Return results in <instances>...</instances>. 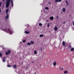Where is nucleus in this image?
Here are the masks:
<instances>
[{
	"mask_svg": "<svg viewBox=\"0 0 74 74\" xmlns=\"http://www.w3.org/2000/svg\"><path fill=\"white\" fill-rule=\"evenodd\" d=\"M34 54H37V51H34Z\"/></svg>",
	"mask_w": 74,
	"mask_h": 74,
	"instance_id": "23",
	"label": "nucleus"
},
{
	"mask_svg": "<svg viewBox=\"0 0 74 74\" xmlns=\"http://www.w3.org/2000/svg\"><path fill=\"white\" fill-rule=\"evenodd\" d=\"M58 16H57V17H56V18H58Z\"/></svg>",
	"mask_w": 74,
	"mask_h": 74,
	"instance_id": "35",
	"label": "nucleus"
},
{
	"mask_svg": "<svg viewBox=\"0 0 74 74\" xmlns=\"http://www.w3.org/2000/svg\"><path fill=\"white\" fill-rule=\"evenodd\" d=\"M45 10H49V8H48V7H46L45 8Z\"/></svg>",
	"mask_w": 74,
	"mask_h": 74,
	"instance_id": "20",
	"label": "nucleus"
},
{
	"mask_svg": "<svg viewBox=\"0 0 74 74\" xmlns=\"http://www.w3.org/2000/svg\"><path fill=\"white\" fill-rule=\"evenodd\" d=\"M7 67H10V65H7Z\"/></svg>",
	"mask_w": 74,
	"mask_h": 74,
	"instance_id": "31",
	"label": "nucleus"
},
{
	"mask_svg": "<svg viewBox=\"0 0 74 74\" xmlns=\"http://www.w3.org/2000/svg\"><path fill=\"white\" fill-rule=\"evenodd\" d=\"M32 63H33V62L32 61Z\"/></svg>",
	"mask_w": 74,
	"mask_h": 74,
	"instance_id": "40",
	"label": "nucleus"
},
{
	"mask_svg": "<svg viewBox=\"0 0 74 74\" xmlns=\"http://www.w3.org/2000/svg\"><path fill=\"white\" fill-rule=\"evenodd\" d=\"M11 0H7V3L6 4V8H8L9 6V5H10V1Z\"/></svg>",
	"mask_w": 74,
	"mask_h": 74,
	"instance_id": "2",
	"label": "nucleus"
},
{
	"mask_svg": "<svg viewBox=\"0 0 74 74\" xmlns=\"http://www.w3.org/2000/svg\"><path fill=\"white\" fill-rule=\"evenodd\" d=\"M74 48H72L71 49V51H74Z\"/></svg>",
	"mask_w": 74,
	"mask_h": 74,
	"instance_id": "22",
	"label": "nucleus"
},
{
	"mask_svg": "<svg viewBox=\"0 0 74 74\" xmlns=\"http://www.w3.org/2000/svg\"><path fill=\"white\" fill-rule=\"evenodd\" d=\"M47 27H49V23H48L47 24Z\"/></svg>",
	"mask_w": 74,
	"mask_h": 74,
	"instance_id": "26",
	"label": "nucleus"
},
{
	"mask_svg": "<svg viewBox=\"0 0 74 74\" xmlns=\"http://www.w3.org/2000/svg\"><path fill=\"white\" fill-rule=\"evenodd\" d=\"M62 10L63 12H66V8H63Z\"/></svg>",
	"mask_w": 74,
	"mask_h": 74,
	"instance_id": "3",
	"label": "nucleus"
},
{
	"mask_svg": "<svg viewBox=\"0 0 74 74\" xmlns=\"http://www.w3.org/2000/svg\"><path fill=\"white\" fill-rule=\"evenodd\" d=\"M23 42H26V40H23Z\"/></svg>",
	"mask_w": 74,
	"mask_h": 74,
	"instance_id": "28",
	"label": "nucleus"
},
{
	"mask_svg": "<svg viewBox=\"0 0 74 74\" xmlns=\"http://www.w3.org/2000/svg\"><path fill=\"white\" fill-rule=\"evenodd\" d=\"M49 4H50V2H49Z\"/></svg>",
	"mask_w": 74,
	"mask_h": 74,
	"instance_id": "38",
	"label": "nucleus"
},
{
	"mask_svg": "<svg viewBox=\"0 0 74 74\" xmlns=\"http://www.w3.org/2000/svg\"><path fill=\"white\" fill-rule=\"evenodd\" d=\"M8 11H9V9H8V8L7 9L5 10V12H6V14H7V13H8Z\"/></svg>",
	"mask_w": 74,
	"mask_h": 74,
	"instance_id": "16",
	"label": "nucleus"
},
{
	"mask_svg": "<svg viewBox=\"0 0 74 74\" xmlns=\"http://www.w3.org/2000/svg\"><path fill=\"white\" fill-rule=\"evenodd\" d=\"M66 23V22H64L63 23Z\"/></svg>",
	"mask_w": 74,
	"mask_h": 74,
	"instance_id": "34",
	"label": "nucleus"
},
{
	"mask_svg": "<svg viewBox=\"0 0 74 74\" xmlns=\"http://www.w3.org/2000/svg\"><path fill=\"white\" fill-rule=\"evenodd\" d=\"M24 33H26V34H29V31H25L24 32Z\"/></svg>",
	"mask_w": 74,
	"mask_h": 74,
	"instance_id": "10",
	"label": "nucleus"
},
{
	"mask_svg": "<svg viewBox=\"0 0 74 74\" xmlns=\"http://www.w3.org/2000/svg\"><path fill=\"white\" fill-rule=\"evenodd\" d=\"M41 49V51H42V48H41V49Z\"/></svg>",
	"mask_w": 74,
	"mask_h": 74,
	"instance_id": "32",
	"label": "nucleus"
},
{
	"mask_svg": "<svg viewBox=\"0 0 74 74\" xmlns=\"http://www.w3.org/2000/svg\"><path fill=\"white\" fill-rule=\"evenodd\" d=\"M13 67L14 68H16V65H13Z\"/></svg>",
	"mask_w": 74,
	"mask_h": 74,
	"instance_id": "18",
	"label": "nucleus"
},
{
	"mask_svg": "<svg viewBox=\"0 0 74 74\" xmlns=\"http://www.w3.org/2000/svg\"><path fill=\"white\" fill-rule=\"evenodd\" d=\"M5 57H4L3 58V60H2L3 62H5Z\"/></svg>",
	"mask_w": 74,
	"mask_h": 74,
	"instance_id": "11",
	"label": "nucleus"
},
{
	"mask_svg": "<svg viewBox=\"0 0 74 74\" xmlns=\"http://www.w3.org/2000/svg\"><path fill=\"white\" fill-rule=\"evenodd\" d=\"M50 20H51V21H52V20L53 19V17L51 16V17H50Z\"/></svg>",
	"mask_w": 74,
	"mask_h": 74,
	"instance_id": "8",
	"label": "nucleus"
},
{
	"mask_svg": "<svg viewBox=\"0 0 74 74\" xmlns=\"http://www.w3.org/2000/svg\"><path fill=\"white\" fill-rule=\"evenodd\" d=\"M56 65V62H53V65L54 66H55Z\"/></svg>",
	"mask_w": 74,
	"mask_h": 74,
	"instance_id": "7",
	"label": "nucleus"
},
{
	"mask_svg": "<svg viewBox=\"0 0 74 74\" xmlns=\"http://www.w3.org/2000/svg\"><path fill=\"white\" fill-rule=\"evenodd\" d=\"M64 73L65 74H67V73H68V71H65L64 72Z\"/></svg>",
	"mask_w": 74,
	"mask_h": 74,
	"instance_id": "15",
	"label": "nucleus"
},
{
	"mask_svg": "<svg viewBox=\"0 0 74 74\" xmlns=\"http://www.w3.org/2000/svg\"><path fill=\"white\" fill-rule=\"evenodd\" d=\"M54 30H55V31H57V30H58V27L56 26L55 27Z\"/></svg>",
	"mask_w": 74,
	"mask_h": 74,
	"instance_id": "6",
	"label": "nucleus"
},
{
	"mask_svg": "<svg viewBox=\"0 0 74 74\" xmlns=\"http://www.w3.org/2000/svg\"><path fill=\"white\" fill-rule=\"evenodd\" d=\"M1 10V9L0 8V10Z\"/></svg>",
	"mask_w": 74,
	"mask_h": 74,
	"instance_id": "44",
	"label": "nucleus"
},
{
	"mask_svg": "<svg viewBox=\"0 0 74 74\" xmlns=\"http://www.w3.org/2000/svg\"><path fill=\"white\" fill-rule=\"evenodd\" d=\"M62 44L63 46H64L65 45V42H62Z\"/></svg>",
	"mask_w": 74,
	"mask_h": 74,
	"instance_id": "19",
	"label": "nucleus"
},
{
	"mask_svg": "<svg viewBox=\"0 0 74 74\" xmlns=\"http://www.w3.org/2000/svg\"><path fill=\"white\" fill-rule=\"evenodd\" d=\"M60 70H61V71L62 70H63V68H60Z\"/></svg>",
	"mask_w": 74,
	"mask_h": 74,
	"instance_id": "29",
	"label": "nucleus"
},
{
	"mask_svg": "<svg viewBox=\"0 0 74 74\" xmlns=\"http://www.w3.org/2000/svg\"><path fill=\"white\" fill-rule=\"evenodd\" d=\"M1 3H2V2H0V7L1 6Z\"/></svg>",
	"mask_w": 74,
	"mask_h": 74,
	"instance_id": "30",
	"label": "nucleus"
},
{
	"mask_svg": "<svg viewBox=\"0 0 74 74\" xmlns=\"http://www.w3.org/2000/svg\"><path fill=\"white\" fill-rule=\"evenodd\" d=\"M7 33H9L10 34H12V32L10 30V29H6L4 30Z\"/></svg>",
	"mask_w": 74,
	"mask_h": 74,
	"instance_id": "1",
	"label": "nucleus"
},
{
	"mask_svg": "<svg viewBox=\"0 0 74 74\" xmlns=\"http://www.w3.org/2000/svg\"><path fill=\"white\" fill-rule=\"evenodd\" d=\"M58 1H59V2H61V1H62V0H56L55 2V3H58Z\"/></svg>",
	"mask_w": 74,
	"mask_h": 74,
	"instance_id": "5",
	"label": "nucleus"
},
{
	"mask_svg": "<svg viewBox=\"0 0 74 74\" xmlns=\"http://www.w3.org/2000/svg\"><path fill=\"white\" fill-rule=\"evenodd\" d=\"M3 0V1H4V0Z\"/></svg>",
	"mask_w": 74,
	"mask_h": 74,
	"instance_id": "42",
	"label": "nucleus"
},
{
	"mask_svg": "<svg viewBox=\"0 0 74 74\" xmlns=\"http://www.w3.org/2000/svg\"><path fill=\"white\" fill-rule=\"evenodd\" d=\"M11 3H12L11 6L13 7L14 6V4L13 3V1H11Z\"/></svg>",
	"mask_w": 74,
	"mask_h": 74,
	"instance_id": "12",
	"label": "nucleus"
},
{
	"mask_svg": "<svg viewBox=\"0 0 74 74\" xmlns=\"http://www.w3.org/2000/svg\"><path fill=\"white\" fill-rule=\"evenodd\" d=\"M20 43H21V44H22V42H20Z\"/></svg>",
	"mask_w": 74,
	"mask_h": 74,
	"instance_id": "37",
	"label": "nucleus"
},
{
	"mask_svg": "<svg viewBox=\"0 0 74 74\" xmlns=\"http://www.w3.org/2000/svg\"><path fill=\"white\" fill-rule=\"evenodd\" d=\"M68 69L69 70H72V68L70 66L69 67Z\"/></svg>",
	"mask_w": 74,
	"mask_h": 74,
	"instance_id": "13",
	"label": "nucleus"
},
{
	"mask_svg": "<svg viewBox=\"0 0 74 74\" xmlns=\"http://www.w3.org/2000/svg\"><path fill=\"white\" fill-rule=\"evenodd\" d=\"M39 25L40 26H42V24L41 23H39Z\"/></svg>",
	"mask_w": 74,
	"mask_h": 74,
	"instance_id": "21",
	"label": "nucleus"
},
{
	"mask_svg": "<svg viewBox=\"0 0 74 74\" xmlns=\"http://www.w3.org/2000/svg\"><path fill=\"white\" fill-rule=\"evenodd\" d=\"M10 53V51L8 50V52H6L5 53V55H8V54H9V53Z\"/></svg>",
	"mask_w": 74,
	"mask_h": 74,
	"instance_id": "4",
	"label": "nucleus"
},
{
	"mask_svg": "<svg viewBox=\"0 0 74 74\" xmlns=\"http://www.w3.org/2000/svg\"><path fill=\"white\" fill-rule=\"evenodd\" d=\"M73 25H74V23H73Z\"/></svg>",
	"mask_w": 74,
	"mask_h": 74,
	"instance_id": "36",
	"label": "nucleus"
},
{
	"mask_svg": "<svg viewBox=\"0 0 74 74\" xmlns=\"http://www.w3.org/2000/svg\"><path fill=\"white\" fill-rule=\"evenodd\" d=\"M30 44H34V41L31 40L30 41Z\"/></svg>",
	"mask_w": 74,
	"mask_h": 74,
	"instance_id": "9",
	"label": "nucleus"
},
{
	"mask_svg": "<svg viewBox=\"0 0 74 74\" xmlns=\"http://www.w3.org/2000/svg\"><path fill=\"white\" fill-rule=\"evenodd\" d=\"M65 2L66 3V4H67V5H69V3H68V1H66Z\"/></svg>",
	"mask_w": 74,
	"mask_h": 74,
	"instance_id": "24",
	"label": "nucleus"
},
{
	"mask_svg": "<svg viewBox=\"0 0 74 74\" xmlns=\"http://www.w3.org/2000/svg\"><path fill=\"white\" fill-rule=\"evenodd\" d=\"M62 12H61V14H62Z\"/></svg>",
	"mask_w": 74,
	"mask_h": 74,
	"instance_id": "39",
	"label": "nucleus"
},
{
	"mask_svg": "<svg viewBox=\"0 0 74 74\" xmlns=\"http://www.w3.org/2000/svg\"><path fill=\"white\" fill-rule=\"evenodd\" d=\"M27 45H31V43H30V42H28Z\"/></svg>",
	"mask_w": 74,
	"mask_h": 74,
	"instance_id": "25",
	"label": "nucleus"
},
{
	"mask_svg": "<svg viewBox=\"0 0 74 74\" xmlns=\"http://www.w3.org/2000/svg\"><path fill=\"white\" fill-rule=\"evenodd\" d=\"M43 36H44V35H43V34H41L39 36V37L40 38H41V37H42Z\"/></svg>",
	"mask_w": 74,
	"mask_h": 74,
	"instance_id": "14",
	"label": "nucleus"
},
{
	"mask_svg": "<svg viewBox=\"0 0 74 74\" xmlns=\"http://www.w3.org/2000/svg\"><path fill=\"white\" fill-rule=\"evenodd\" d=\"M1 12V10H0V12Z\"/></svg>",
	"mask_w": 74,
	"mask_h": 74,
	"instance_id": "33",
	"label": "nucleus"
},
{
	"mask_svg": "<svg viewBox=\"0 0 74 74\" xmlns=\"http://www.w3.org/2000/svg\"><path fill=\"white\" fill-rule=\"evenodd\" d=\"M47 22H48V20H47Z\"/></svg>",
	"mask_w": 74,
	"mask_h": 74,
	"instance_id": "43",
	"label": "nucleus"
},
{
	"mask_svg": "<svg viewBox=\"0 0 74 74\" xmlns=\"http://www.w3.org/2000/svg\"><path fill=\"white\" fill-rule=\"evenodd\" d=\"M8 16H9V15L8 14H7V16L6 17V19H8Z\"/></svg>",
	"mask_w": 74,
	"mask_h": 74,
	"instance_id": "17",
	"label": "nucleus"
},
{
	"mask_svg": "<svg viewBox=\"0 0 74 74\" xmlns=\"http://www.w3.org/2000/svg\"><path fill=\"white\" fill-rule=\"evenodd\" d=\"M36 74V73H34V74Z\"/></svg>",
	"mask_w": 74,
	"mask_h": 74,
	"instance_id": "41",
	"label": "nucleus"
},
{
	"mask_svg": "<svg viewBox=\"0 0 74 74\" xmlns=\"http://www.w3.org/2000/svg\"><path fill=\"white\" fill-rule=\"evenodd\" d=\"M2 56V54L1 53H0V57Z\"/></svg>",
	"mask_w": 74,
	"mask_h": 74,
	"instance_id": "27",
	"label": "nucleus"
}]
</instances>
